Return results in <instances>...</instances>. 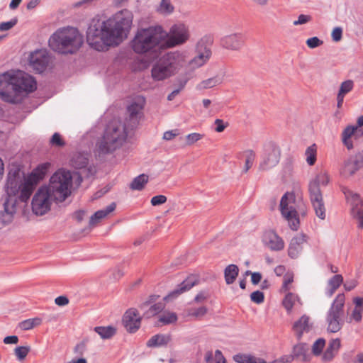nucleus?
<instances>
[{
    "label": "nucleus",
    "instance_id": "f257e3e1",
    "mask_svg": "<svg viewBox=\"0 0 363 363\" xmlns=\"http://www.w3.org/2000/svg\"><path fill=\"white\" fill-rule=\"evenodd\" d=\"M133 14L123 9L109 18L96 15L92 18L86 32L87 44L99 52L120 45L128 37L133 26Z\"/></svg>",
    "mask_w": 363,
    "mask_h": 363
},
{
    "label": "nucleus",
    "instance_id": "f03ea898",
    "mask_svg": "<svg viewBox=\"0 0 363 363\" xmlns=\"http://www.w3.org/2000/svg\"><path fill=\"white\" fill-rule=\"evenodd\" d=\"M35 89V80L24 72H5L0 75V98L6 102L19 104Z\"/></svg>",
    "mask_w": 363,
    "mask_h": 363
},
{
    "label": "nucleus",
    "instance_id": "7ed1b4c3",
    "mask_svg": "<svg viewBox=\"0 0 363 363\" xmlns=\"http://www.w3.org/2000/svg\"><path fill=\"white\" fill-rule=\"evenodd\" d=\"M164 37H167V32L160 25L138 28L130 47L136 54L157 55L166 50Z\"/></svg>",
    "mask_w": 363,
    "mask_h": 363
},
{
    "label": "nucleus",
    "instance_id": "20e7f679",
    "mask_svg": "<svg viewBox=\"0 0 363 363\" xmlns=\"http://www.w3.org/2000/svg\"><path fill=\"white\" fill-rule=\"evenodd\" d=\"M83 43L82 34L78 28L73 26H65L57 29L48 40L51 50L65 55L76 53Z\"/></svg>",
    "mask_w": 363,
    "mask_h": 363
},
{
    "label": "nucleus",
    "instance_id": "39448f33",
    "mask_svg": "<svg viewBox=\"0 0 363 363\" xmlns=\"http://www.w3.org/2000/svg\"><path fill=\"white\" fill-rule=\"evenodd\" d=\"M185 52H169L157 60L152 66L151 77L154 81H163L175 75L186 63Z\"/></svg>",
    "mask_w": 363,
    "mask_h": 363
},
{
    "label": "nucleus",
    "instance_id": "423d86ee",
    "mask_svg": "<svg viewBox=\"0 0 363 363\" xmlns=\"http://www.w3.org/2000/svg\"><path fill=\"white\" fill-rule=\"evenodd\" d=\"M125 125L118 120H113L107 125L104 135L96 144L99 155L112 153L118 149L127 139Z\"/></svg>",
    "mask_w": 363,
    "mask_h": 363
},
{
    "label": "nucleus",
    "instance_id": "0eeeda50",
    "mask_svg": "<svg viewBox=\"0 0 363 363\" xmlns=\"http://www.w3.org/2000/svg\"><path fill=\"white\" fill-rule=\"evenodd\" d=\"M56 202H63L71 194L72 176L69 171L60 169L50 177V182L45 186Z\"/></svg>",
    "mask_w": 363,
    "mask_h": 363
},
{
    "label": "nucleus",
    "instance_id": "6e6552de",
    "mask_svg": "<svg viewBox=\"0 0 363 363\" xmlns=\"http://www.w3.org/2000/svg\"><path fill=\"white\" fill-rule=\"evenodd\" d=\"M302 203L300 198H296L294 192L285 193L280 201L279 210L283 218L287 220L290 228L297 230L300 221L298 209Z\"/></svg>",
    "mask_w": 363,
    "mask_h": 363
},
{
    "label": "nucleus",
    "instance_id": "1a4fd4ad",
    "mask_svg": "<svg viewBox=\"0 0 363 363\" xmlns=\"http://www.w3.org/2000/svg\"><path fill=\"white\" fill-rule=\"evenodd\" d=\"M345 296L339 294L333 300L325 315L327 331L332 333L339 332L345 323Z\"/></svg>",
    "mask_w": 363,
    "mask_h": 363
},
{
    "label": "nucleus",
    "instance_id": "9d476101",
    "mask_svg": "<svg viewBox=\"0 0 363 363\" xmlns=\"http://www.w3.org/2000/svg\"><path fill=\"white\" fill-rule=\"evenodd\" d=\"M191 38L189 26L184 22H177L170 27L167 37H164L166 50L186 43Z\"/></svg>",
    "mask_w": 363,
    "mask_h": 363
},
{
    "label": "nucleus",
    "instance_id": "9b49d317",
    "mask_svg": "<svg viewBox=\"0 0 363 363\" xmlns=\"http://www.w3.org/2000/svg\"><path fill=\"white\" fill-rule=\"evenodd\" d=\"M213 42L212 37L205 35L196 45V55L188 62L189 69L192 71L204 66L209 61L212 52L206 45L207 43Z\"/></svg>",
    "mask_w": 363,
    "mask_h": 363
},
{
    "label": "nucleus",
    "instance_id": "f8f14e48",
    "mask_svg": "<svg viewBox=\"0 0 363 363\" xmlns=\"http://www.w3.org/2000/svg\"><path fill=\"white\" fill-rule=\"evenodd\" d=\"M55 201L46 186H41L34 194L32 199V211L37 216H43L50 210L51 204Z\"/></svg>",
    "mask_w": 363,
    "mask_h": 363
},
{
    "label": "nucleus",
    "instance_id": "ddd939ff",
    "mask_svg": "<svg viewBox=\"0 0 363 363\" xmlns=\"http://www.w3.org/2000/svg\"><path fill=\"white\" fill-rule=\"evenodd\" d=\"M309 199L316 216L320 220H325L326 209L320 189L318 188L315 182L308 185Z\"/></svg>",
    "mask_w": 363,
    "mask_h": 363
},
{
    "label": "nucleus",
    "instance_id": "4468645a",
    "mask_svg": "<svg viewBox=\"0 0 363 363\" xmlns=\"http://www.w3.org/2000/svg\"><path fill=\"white\" fill-rule=\"evenodd\" d=\"M342 191L345 196L347 203L351 206V213L358 220V226L363 228V202L357 194L354 193L347 187H342Z\"/></svg>",
    "mask_w": 363,
    "mask_h": 363
},
{
    "label": "nucleus",
    "instance_id": "2eb2a0df",
    "mask_svg": "<svg viewBox=\"0 0 363 363\" xmlns=\"http://www.w3.org/2000/svg\"><path fill=\"white\" fill-rule=\"evenodd\" d=\"M7 194L9 195H16L18 194V197L21 201L26 202L30 197L35 186L33 184L24 181L23 183L18 184L15 179L9 180L6 184Z\"/></svg>",
    "mask_w": 363,
    "mask_h": 363
},
{
    "label": "nucleus",
    "instance_id": "dca6fc26",
    "mask_svg": "<svg viewBox=\"0 0 363 363\" xmlns=\"http://www.w3.org/2000/svg\"><path fill=\"white\" fill-rule=\"evenodd\" d=\"M220 43L226 50L239 51L245 45L244 35L242 33H234L224 35L220 38Z\"/></svg>",
    "mask_w": 363,
    "mask_h": 363
},
{
    "label": "nucleus",
    "instance_id": "f3484780",
    "mask_svg": "<svg viewBox=\"0 0 363 363\" xmlns=\"http://www.w3.org/2000/svg\"><path fill=\"white\" fill-rule=\"evenodd\" d=\"M124 327L130 333H135L140 327L141 318L135 308L128 309L123 317Z\"/></svg>",
    "mask_w": 363,
    "mask_h": 363
},
{
    "label": "nucleus",
    "instance_id": "a211bd4d",
    "mask_svg": "<svg viewBox=\"0 0 363 363\" xmlns=\"http://www.w3.org/2000/svg\"><path fill=\"white\" fill-rule=\"evenodd\" d=\"M49 62V55L45 50H38L30 56V64L38 72H43Z\"/></svg>",
    "mask_w": 363,
    "mask_h": 363
},
{
    "label": "nucleus",
    "instance_id": "6ab92c4d",
    "mask_svg": "<svg viewBox=\"0 0 363 363\" xmlns=\"http://www.w3.org/2000/svg\"><path fill=\"white\" fill-rule=\"evenodd\" d=\"M72 161L73 162L72 165L77 169V174L80 181L93 176L96 172V166L92 162H90V160Z\"/></svg>",
    "mask_w": 363,
    "mask_h": 363
},
{
    "label": "nucleus",
    "instance_id": "aec40b11",
    "mask_svg": "<svg viewBox=\"0 0 363 363\" xmlns=\"http://www.w3.org/2000/svg\"><path fill=\"white\" fill-rule=\"evenodd\" d=\"M264 245L272 251H280L284 248V242L274 231H266L262 238Z\"/></svg>",
    "mask_w": 363,
    "mask_h": 363
},
{
    "label": "nucleus",
    "instance_id": "412c9836",
    "mask_svg": "<svg viewBox=\"0 0 363 363\" xmlns=\"http://www.w3.org/2000/svg\"><path fill=\"white\" fill-rule=\"evenodd\" d=\"M145 104V98L141 96H137L128 106V113L129 114L130 121L133 123L132 126L136 125L138 123V115L143 109Z\"/></svg>",
    "mask_w": 363,
    "mask_h": 363
},
{
    "label": "nucleus",
    "instance_id": "4be33fe9",
    "mask_svg": "<svg viewBox=\"0 0 363 363\" xmlns=\"http://www.w3.org/2000/svg\"><path fill=\"white\" fill-rule=\"evenodd\" d=\"M50 164L45 162L38 165L30 174L28 175L25 181L36 186V185L43 180L47 174Z\"/></svg>",
    "mask_w": 363,
    "mask_h": 363
},
{
    "label": "nucleus",
    "instance_id": "5701e85b",
    "mask_svg": "<svg viewBox=\"0 0 363 363\" xmlns=\"http://www.w3.org/2000/svg\"><path fill=\"white\" fill-rule=\"evenodd\" d=\"M234 360L238 363H267L263 359L244 354L235 355ZM292 360L293 357L291 356H284L270 363H290Z\"/></svg>",
    "mask_w": 363,
    "mask_h": 363
},
{
    "label": "nucleus",
    "instance_id": "b1692460",
    "mask_svg": "<svg viewBox=\"0 0 363 363\" xmlns=\"http://www.w3.org/2000/svg\"><path fill=\"white\" fill-rule=\"evenodd\" d=\"M306 242V236L299 234L294 237L289 246L288 255L292 259H296L303 250V245Z\"/></svg>",
    "mask_w": 363,
    "mask_h": 363
},
{
    "label": "nucleus",
    "instance_id": "393cba45",
    "mask_svg": "<svg viewBox=\"0 0 363 363\" xmlns=\"http://www.w3.org/2000/svg\"><path fill=\"white\" fill-rule=\"evenodd\" d=\"M363 135V130L354 125L347 126L342 133V141L347 149H352L353 144L351 140L352 137L358 138Z\"/></svg>",
    "mask_w": 363,
    "mask_h": 363
},
{
    "label": "nucleus",
    "instance_id": "a878e982",
    "mask_svg": "<svg viewBox=\"0 0 363 363\" xmlns=\"http://www.w3.org/2000/svg\"><path fill=\"white\" fill-rule=\"evenodd\" d=\"M311 327L310 318L306 315H303L294 323L293 330L296 334L297 337L300 339L303 333L310 330Z\"/></svg>",
    "mask_w": 363,
    "mask_h": 363
},
{
    "label": "nucleus",
    "instance_id": "bb28decb",
    "mask_svg": "<svg viewBox=\"0 0 363 363\" xmlns=\"http://www.w3.org/2000/svg\"><path fill=\"white\" fill-rule=\"evenodd\" d=\"M341 347L340 340L338 338L333 339L330 341L326 350L324 352L322 359L324 362H330L337 354Z\"/></svg>",
    "mask_w": 363,
    "mask_h": 363
},
{
    "label": "nucleus",
    "instance_id": "cd10ccee",
    "mask_svg": "<svg viewBox=\"0 0 363 363\" xmlns=\"http://www.w3.org/2000/svg\"><path fill=\"white\" fill-rule=\"evenodd\" d=\"M361 167L360 160H344L340 168V174L344 177H349L353 175Z\"/></svg>",
    "mask_w": 363,
    "mask_h": 363
},
{
    "label": "nucleus",
    "instance_id": "c85d7f7f",
    "mask_svg": "<svg viewBox=\"0 0 363 363\" xmlns=\"http://www.w3.org/2000/svg\"><path fill=\"white\" fill-rule=\"evenodd\" d=\"M116 205L114 202L106 206L105 208L97 211L92 215L89 220V225L95 226L102 219L105 218L109 213H112L116 209Z\"/></svg>",
    "mask_w": 363,
    "mask_h": 363
},
{
    "label": "nucleus",
    "instance_id": "c756f323",
    "mask_svg": "<svg viewBox=\"0 0 363 363\" xmlns=\"http://www.w3.org/2000/svg\"><path fill=\"white\" fill-rule=\"evenodd\" d=\"M354 83L352 80L348 79L340 84V89L337 95V106L341 108L346 94L350 93L354 88Z\"/></svg>",
    "mask_w": 363,
    "mask_h": 363
},
{
    "label": "nucleus",
    "instance_id": "7c9ffc66",
    "mask_svg": "<svg viewBox=\"0 0 363 363\" xmlns=\"http://www.w3.org/2000/svg\"><path fill=\"white\" fill-rule=\"evenodd\" d=\"M171 340L169 335L157 334L153 335L146 343L148 347H157L167 345Z\"/></svg>",
    "mask_w": 363,
    "mask_h": 363
},
{
    "label": "nucleus",
    "instance_id": "2f4dec72",
    "mask_svg": "<svg viewBox=\"0 0 363 363\" xmlns=\"http://www.w3.org/2000/svg\"><path fill=\"white\" fill-rule=\"evenodd\" d=\"M308 346L305 343H299L293 348V354L291 355L293 359L297 358L303 362L309 360Z\"/></svg>",
    "mask_w": 363,
    "mask_h": 363
},
{
    "label": "nucleus",
    "instance_id": "473e14b6",
    "mask_svg": "<svg viewBox=\"0 0 363 363\" xmlns=\"http://www.w3.org/2000/svg\"><path fill=\"white\" fill-rule=\"evenodd\" d=\"M196 284V279L194 277H189L184 281H183L176 289L172 291L169 296H174L181 294L189 289H191Z\"/></svg>",
    "mask_w": 363,
    "mask_h": 363
},
{
    "label": "nucleus",
    "instance_id": "72a5a7b5",
    "mask_svg": "<svg viewBox=\"0 0 363 363\" xmlns=\"http://www.w3.org/2000/svg\"><path fill=\"white\" fill-rule=\"evenodd\" d=\"M222 82V78L220 76L216 75L211 78L202 80L196 84V89L199 91L211 89L220 84Z\"/></svg>",
    "mask_w": 363,
    "mask_h": 363
},
{
    "label": "nucleus",
    "instance_id": "f704fd0d",
    "mask_svg": "<svg viewBox=\"0 0 363 363\" xmlns=\"http://www.w3.org/2000/svg\"><path fill=\"white\" fill-rule=\"evenodd\" d=\"M156 11L164 16H170L175 11V6L171 0H160Z\"/></svg>",
    "mask_w": 363,
    "mask_h": 363
},
{
    "label": "nucleus",
    "instance_id": "c9c22d12",
    "mask_svg": "<svg viewBox=\"0 0 363 363\" xmlns=\"http://www.w3.org/2000/svg\"><path fill=\"white\" fill-rule=\"evenodd\" d=\"M343 282V277L340 274L334 275L328 281V288L325 290V294L328 297H331L335 291Z\"/></svg>",
    "mask_w": 363,
    "mask_h": 363
},
{
    "label": "nucleus",
    "instance_id": "e433bc0d",
    "mask_svg": "<svg viewBox=\"0 0 363 363\" xmlns=\"http://www.w3.org/2000/svg\"><path fill=\"white\" fill-rule=\"evenodd\" d=\"M239 273V268L237 265L231 264L228 265L224 270L225 281L227 284H233Z\"/></svg>",
    "mask_w": 363,
    "mask_h": 363
},
{
    "label": "nucleus",
    "instance_id": "4c0bfd02",
    "mask_svg": "<svg viewBox=\"0 0 363 363\" xmlns=\"http://www.w3.org/2000/svg\"><path fill=\"white\" fill-rule=\"evenodd\" d=\"M149 177L147 174H142L135 177L130 184V189L132 190L141 191L144 189L148 182Z\"/></svg>",
    "mask_w": 363,
    "mask_h": 363
},
{
    "label": "nucleus",
    "instance_id": "58836bf2",
    "mask_svg": "<svg viewBox=\"0 0 363 363\" xmlns=\"http://www.w3.org/2000/svg\"><path fill=\"white\" fill-rule=\"evenodd\" d=\"M262 150L264 156L268 157H277L280 155V150L278 146L272 142L265 143Z\"/></svg>",
    "mask_w": 363,
    "mask_h": 363
},
{
    "label": "nucleus",
    "instance_id": "ea45409f",
    "mask_svg": "<svg viewBox=\"0 0 363 363\" xmlns=\"http://www.w3.org/2000/svg\"><path fill=\"white\" fill-rule=\"evenodd\" d=\"M178 320V317L176 313L165 311H163L159 315V321L162 323V325H169L175 323Z\"/></svg>",
    "mask_w": 363,
    "mask_h": 363
},
{
    "label": "nucleus",
    "instance_id": "a19ab883",
    "mask_svg": "<svg viewBox=\"0 0 363 363\" xmlns=\"http://www.w3.org/2000/svg\"><path fill=\"white\" fill-rule=\"evenodd\" d=\"M94 331L97 333L102 339H109L116 333V329L113 326H98L94 328Z\"/></svg>",
    "mask_w": 363,
    "mask_h": 363
},
{
    "label": "nucleus",
    "instance_id": "79ce46f5",
    "mask_svg": "<svg viewBox=\"0 0 363 363\" xmlns=\"http://www.w3.org/2000/svg\"><path fill=\"white\" fill-rule=\"evenodd\" d=\"M299 301V298L298 297L292 294V293H288L283 301H282V304L284 306V307L285 308V309L286 310L287 313H290L292 311V308L294 306V304L296 303V301Z\"/></svg>",
    "mask_w": 363,
    "mask_h": 363
},
{
    "label": "nucleus",
    "instance_id": "37998d69",
    "mask_svg": "<svg viewBox=\"0 0 363 363\" xmlns=\"http://www.w3.org/2000/svg\"><path fill=\"white\" fill-rule=\"evenodd\" d=\"M41 320L38 318L25 320L19 323V328L23 330H28L40 325Z\"/></svg>",
    "mask_w": 363,
    "mask_h": 363
},
{
    "label": "nucleus",
    "instance_id": "c03bdc74",
    "mask_svg": "<svg viewBox=\"0 0 363 363\" xmlns=\"http://www.w3.org/2000/svg\"><path fill=\"white\" fill-rule=\"evenodd\" d=\"M203 137V135L200 134L199 133H192L184 138V143L186 145H192L199 140H201Z\"/></svg>",
    "mask_w": 363,
    "mask_h": 363
},
{
    "label": "nucleus",
    "instance_id": "a18cd8bd",
    "mask_svg": "<svg viewBox=\"0 0 363 363\" xmlns=\"http://www.w3.org/2000/svg\"><path fill=\"white\" fill-rule=\"evenodd\" d=\"M325 345V340L323 338L318 339L312 346V352L314 355L318 356L322 353V351Z\"/></svg>",
    "mask_w": 363,
    "mask_h": 363
},
{
    "label": "nucleus",
    "instance_id": "49530a36",
    "mask_svg": "<svg viewBox=\"0 0 363 363\" xmlns=\"http://www.w3.org/2000/svg\"><path fill=\"white\" fill-rule=\"evenodd\" d=\"M50 144L53 147H61L65 146V142L59 133H55L50 140Z\"/></svg>",
    "mask_w": 363,
    "mask_h": 363
},
{
    "label": "nucleus",
    "instance_id": "de8ad7c7",
    "mask_svg": "<svg viewBox=\"0 0 363 363\" xmlns=\"http://www.w3.org/2000/svg\"><path fill=\"white\" fill-rule=\"evenodd\" d=\"M30 352V347L27 346L17 347L14 350V354L19 361L23 360L28 352Z\"/></svg>",
    "mask_w": 363,
    "mask_h": 363
},
{
    "label": "nucleus",
    "instance_id": "09e8293b",
    "mask_svg": "<svg viewBox=\"0 0 363 363\" xmlns=\"http://www.w3.org/2000/svg\"><path fill=\"white\" fill-rule=\"evenodd\" d=\"M313 182H315L318 188L320 189V184L323 186H326L329 182V179L328 175L325 173H320L318 174L315 179H312L308 185H311Z\"/></svg>",
    "mask_w": 363,
    "mask_h": 363
},
{
    "label": "nucleus",
    "instance_id": "8fccbe9b",
    "mask_svg": "<svg viewBox=\"0 0 363 363\" xmlns=\"http://www.w3.org/2000/svg\"><path fill=\"white\" fill-rule=\"evenodd\" d=\"M164 305L161 303H155L150 306L149 310L145 313L147 318L154 316L163 310Z\"/></svg>",
    "mask_w": 363,
    "mask_h": 363
},
{
    "label": "nucleus",
    "instance_id": "3c124183",
    "mask_svg": "<svg viewBox=\"0 0 363 363\" xmlns=\"http://www.w3.org/2000/svg\"><path fill=\"white\" fill-rule=\"evenodd\" d=\"M207 313V308L205 306H201L197 308H191L189 311L188 315L196 318L204 316Z\"/></svg>",
    "mask_w": 363,
    "mask_h": 363
},
{
    "label": "nucleus",
    "instance_id": "603ef678",
    "mask_svg": "<svg viewBox=\"0 0 363 363\" xmlns=\"http://www.w3.org/2000/svg\"><path fill=\"white\" fill-rule=\"evenodd\" d=\"M294 281V274L291 272H287L284 276L283 284L281 286V291H287L289 290V286Z\"/></svg>",
    "mask_w": 363,
    "mask_h": 363
},
{
    "label": "nucleus",
    "instance_id": "864d4df0",
    "mask_svg": "<svg viewBox=\"0 0 363 363\" xmlns=\"http://www.w3.org/2000/svg\"><path fill=\"white\" fill-rule=\"evenodd\" d=\"M363 309L354 308L349 318V322L355 321L359 323L362 319Z\"/></svg>",
    "mask_w": 363,
    "mask_h": 363
},
{
    "label": "nucleus",
    "instance_id": "5fc2aeb1",
    "mask_svg": "<svg viewBox=\"0 0 363 363\" xmlns=\"http://www.w3.org/2000/svg\"><path fill=\"white\" fill-rule=\"evenodd\" d=\"M251 301L257 304H260L264 302V296L263 292L260 291H256L250 295Z\"/></svg>",
    "mask_w": 363,
    "mask_h": 363
},
{
    "label": "nucleus",
    "instance_id": "6e6d98bb",
    "mask_svg": "<svg viewBox=\"0 0 363 363\" xmlns=\"http://www.w3.org/2000/svg\"><path fill=\"white\" fill-rule=\"evenodd\" d=\"M4 211L6 214L10 216H12L16 212V206L14 203L10 199H7L4 204Z\"/></svg>",
    "mask_w": 363,
    "mask_h": 363
},
{
    "label": "nucleus",
    "instance_id": "4d7b16f0",
    "mask_svg": "<svg viewBox=\"0 0 363 363\" xmlns=\"http://www.w3.org/2000/svg\"><path fill=\"white\" fill-rule=\"evenodd\" d=\"M167 199L164 195H157L151 199L150 203L153 206H160L164 203Z\"/></svg>",
    "mask_w": 363,
    "mask_h": 363
},
{
    "label": "nucleus",
    "instance_id": "13d9d810",
    "mask_svg": "<svg viewBox=\"0 0 363 363\" xmlns=\"http://www.w3.org/2000/svg\"><path fill=\"white\" fill-rule=\"evenodd\" d=\"M306 159H316V155H317V146L316 145L313 144L311 146H309L305 152Z\"/></svg>",
    "mask_w": 363,
    "mask_h": 363
},
{
    "label": "nucleus",
    "instance_id": "bf43d9fd",
    "mask_svg": "<svg viewBox=\"0 0 363 363\" xmlns=\"http://www.w3.org/2000/svg\"><path fill=\"white\" fill-rule=\"evenodd\" d=\"M323 44V41H321L318 37H313L308 38L306 40V45L310 48H315Z\"/></svg>",
    "mask_w": 363,
    "mask_h": 363
},
{
    "label": "nucleus",
    "instance_id": "052dcab7",
    "mask_svg": "<svg viewBox=\"0 0 363 363\" xmlns=\"http://www.w3.org/2000/svg\"><path fill=\"white\" fill-rule=\"evenodd\" d=\"M179 135V130L178 129L167 130L164 133L162 138L165 140H172Z\"/></svg>",
    "mask_w": 363,
    "mask_h": 363
},
{
    "label": "nucleus",
    "instance_id": "680f3d73",
    "mask_svg": "<svg viewBox=\"0 0 363 363\" xmlns=\"http://www.w3.org/2000/svg\"><path fill=\"white\" fill-rule=\"evenodd\" d=\"M17 23L16 19L11 20L7 22H2L0 23V31H6L11 29Z\"/></svg>",
    "mask_w": 363,
    "mask_h": 363
},
{
    "label": "nucleus",
    "instance_id": "e2e57ef3",
    "mask_svg": "<svg viewBox=\"0 0 363 363\" xmlns=\"http://www.w3.org/2000/svg\"><path fill=\"white\" fill-rule=\"evenodd\" d=\"M332 38L335 42H339L342 37V29L340 27L335 28L331 33Z\"/></svg>",
    "mask_w": 363,
    "mask_h": 363
},
{
    "label": "nucleus",
    "instance_id": "0e129e2a",
    "mask_svg": "<svg viewBox=\"0 0 363 363\" xmlns=\"http://www.w3.org/2000/svg\"><path fill=\"white\" fill-rule=\"evenodd\" d=\"M311 20V16L301 14L298 16V19L293 22V24L294 26L302 25V24H305L308 22H309Z\"/></svg>",
    "mask_w": 363,
    "mask_h": 363
},
{
    "label": "nucleus",
    "instance_id": "69168bd1",
    "mask_svg": "<svg viewBox=\"0 0 363 363\" xmlns=\"http://www.w3.org/2000/svg\"><path fill=\"white\" fill-rule=\"evenodd\" d=\"M214 124L216 125L215 130L218 133H221L227 127L228 123H225L221 119H216Z\"/></svg>",
    "mask_w": 363,
    "mask_h": 363
},
{
    "label": "nucleus",
    "instance_id": "338daca9",
    "mask_svg": "<svg viewBox=\"0 0 363 363\" xmlns=\"http://www.w3.org/2000/svg\"><path fill=\"white\" fill-rule=\"evenodd\" d=\"M55 303L59 306H65L69 303V299L65 296H60L55 299Z\"/></svg>",
    "mask_w": 363,
    "mask_h": 363
},
{
    "label": "nucleus",
    "instance_id": "774afa93",
    "mask_svg": "<svg viewBox=\"0 0 363 363\" xmlns=\"http://www.w3.org/2000/svg\"><path fill=\"white\" fill-rule=\"evenodd\" d=\"M208 297V295L206 292L201 291L195 296L194 300L197 303H201V302L204 301L205 300H206Z\"/></svg>",
    "mask_w": 363,
    "mask_h": 363
}]
</instances>
